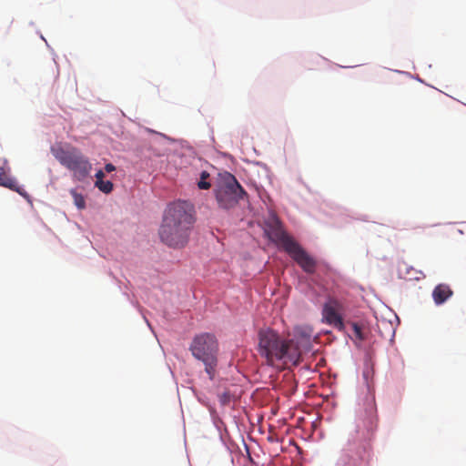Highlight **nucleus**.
I'll return each instance as SVG.
<instances>
[{
    "label": "nucleus",
    "instance_id": "obj_1",
    "mask_svg": "<svg viewBox=\"0 0 466 466\" xmlns=\"http://www.w3.org/2000/svg\"><path fill=\"white\" fill-rule=\"evenodd\" d=\"M195 223L194 208L187 201L170 203L165 210L159 237L170 248H181L188 242Z\"/></svg>",
    "mask_w": 466,
    "mask_h": 466
},
{
    "label": "nucleus",
    "instance_id": "obj_2",
    "mask_svg": "<svg viewBox=\"0 0 466 466\" xmlns=\"http://www.w3.org/2000/svg\"><path fill=\"white\" fill-rule=\"evenodd\" d=\"M258 353L270 366H275L278 362L297 365L301 350L297 339H285L273 329H268L258 333Z\"/></svg>",
    "mask_w": 466,
    "mask_h": 466
},
{
    "label": "nucleus",
    "instance_id": "obj_3",
    "mask_svg": "<svg viewBox=\"0 0 466 466\" xmlns=\"http://www.w3.org/2000/svg\"><path fill=\"white\" fill-rule=\"evenodd\" d=\"M218 350L216 336L208 332L196 335L189 345V351L198 361L203 364L210 380H213L217 375Z\"/></svg>",
    "mask_w": 466,
    "mask_h": 466
},
{
    "label": "nucleus",
    "instance_id": "obj_4",
    "mask_svg": "<svg viewBox=\"0 0 466 466\" xmlns=\"http://www.w3.org/2000/svg\"><path fill=\"white\" fill-rule=\"evenodd\" d=\"M57 161L73 172L77 180H83L91 170V164L80 151L75 147H51Z\"/></svg>",
    "mask_w": 466,
    "mask_h": 466
},
{
    "label": "nucleus",
    "instance_id": "obj_5",
    "mask_svg": "<svg viewBox=\"0 0 466 466\" xmlns=\"http://www.w3.org/2000/svg\"><path fill=\"white\" fill-rule=\"evenodd\" d=\"M244 194V189L232 175H229L215 190L218 207L227 210L235 208Z\"/></svg>",
    "mask_w": 466,
    "mask_h": 466
},
{
    "label": "nucleus",
    "instance_id": "obj_6",
    "mask_svg": "<svg viewBox=\"0 0 466 466\" xmlns=\"http://www.w3.org/2000/svg\"><path fill=\"white\" fill-rule=\"evenodd\" d=\"M342 309L343 305L341 301L335 298H329L324 304L322 309V316L325 321L339 331H343L345 329V324L340 314Z\"/></svg>",
    "mask_w": 466,
    "mask_h": 466
},
{
    "label": "nucleus",
    "instance_id": "obj_7",
    "mask_svg": "<svg viewBox=\"0 0 466 466\" xmlns=\"http://www.w3.org/2000/svg\"><path fill=\"white\" fill-rule=\"evenodd\" d=\"M266 233L271 241L281 247L286 252L297 242L283 229L281 222L276 218L268 224Z\"/></svg>",
    "mask_w": 466,
    "mask_h": 466
},
{
    "label": "nucleus",
    "instance_id": "obj_8",
    "mask_svg": "<svg viewBox=\"0 0 466 466\" xmlns=\"http://www.w3.org/2000/svg\"><path fill=\"white\" fill-rule=\"evenodd\" d=\"M287 253L290 258L308 274H313L316 271L317 261L307 251L296 242Z\"/></svg>",
    "mask_w": 466,
    "mask_h": 466
},
{
    "label": "nucleus",
    "instance_id": "obj_9",
    "mask_svg": "<svg viewBox=\"0 0 466 466\" xmlns=\"http://www.w3.org/2000/svg\"><path fill=\"white\" fill-rule=\"evenodd\" d=\"M453 294V291L447 284L437 285L432 291V299L436 305L443 304Z\"/></svg>",
    "mask_w": 466,
    "mask_h": 466
},
{
    "label": "nucleus",
    "instance_id": "obj_10",
    "mask_svg": "<svg viewBox=\"0 0 466 466\" xmlns=\"http://www.w3.org/2000/svg\"><path fill=\"white\" fill-rule=\"evenodd\" d=\"M0 185L7 187L9 189H12V190L19 193L20 195H24L23 192L21 191L20 187H18L16 180L12 177H7L3 172L0 173Z\"/></svg>",
    "mask_w": 466,
    "mask_h": 466
},
{
    "label": "nucleus",
    "instance_id": "obj_11",
    "mask_svg": "<svg viewBox=\"0 0 466 466\" xmlns=\"http://www.w3.org/2000/svg\"><path fill=\"white\" fill-rule=\"evenodd\" d=\"M70 194L74 199V204L78 209L86 208V198L81 193H78L76 189L73 188L70 190Z\"/></svg>",
    "mask_w": 466,
    "mask_h": 466
},
{
    "label": "nucleus",
    "instance_id": "obj_12",
    "mask_svg": "<svg viewBox=\"0 0 466 466\" xmlns=\"http://www.w3.org/2000/svg\"><path fill=\"white\" fill-rule=\"evenodd\" d=\"M210 175L208 171H202L200 173L199 180L198 181V187L199 189H208L211 187V183L208 181Z\"/></svg>",
    "mask_w": 466,
    "mask_h": 466
},
{
    "label": "nucleus",
    "instance_id": "obj_13",
    "mask_svg": "<svg viewBox=\"0 0 466 466\" xmlns=\"http://www.w3.org/2000/svg\"><path fill=\"white\" fill-rule=\"evenodd\" d=\"M96 187L104 193H110L113 190V183L109 180H96Z\"/></svg>",
    "mask_w": 466,
    "mask_h": 466
},
{
    "label": "nucleus",
    "instance_id": "obj_14",
    "mask_svg": "<svg viewBox=\"0 0 466 466\" xmlns=\"http://www.w3.org/2000/svg\"><path fill=\"white\" fill-rule=\"evenodd\" d=\"M367 413L369 415V420H370V423H372L373 420L377 419V409L374 399H372L371 401L370 402L367 408Z\"/></svg>",
    "mask_w": 466,
    "mask_h": 466
},
{
    "label": "nucleus",
    "instance_id": "obj_15",
    "mask_svg": "<svg viewBox=\"0 0 466 466\" xmlns=\"http://www.w3.org/2000/svg\"><path fill=\"white\" fill-rule=\"evenodd\" d=\"M351 325V328H352V331H353V334L354 336L360 339V340H362L364 339V336H363V333H362V329H361V326L359 325L358 323L356 322H352L350 323Z\"/></svg>",
    "mask_w": 466,
    "mask_h": 466
},
{
    "label": "nucleus",
    "instance_id": "obj_16",
    "mask_svg": "<svg viewBox=\"0 0 466 466\" xmlns=\"http://www.w3.org/2000/svg\"><path fill=\"white\" fill-rule=\"evenodd\" d=\"M154 135L156 137L155 142H157V143H160V144H167V143L172 142V140L169 137H166L163 134L155 133Z\"/></svg>",
    "mask_w": 466,
    "mask_h": 466
},
{
    "label": "nucleus",
    "instance_id": "obj_17",
    "mask_svg": "<svg viewBox=\"0 0 466 466\" xmlns=\"http://www.w3.org/2000/svg\"><path fill=\"white\" fill-rule=\"evenodd\" d=\"M116 167L113 164L108 163L105 166V170L108 173L114 171Z\"/></svg>",
    "mask_w": 466,
    "mask_h": 466
},
{
    "label": "nucleus",
    "instance_id": "obj_18",
    "mask_svg": "<svg viewBox=\"0 0 466 466\" xmlns=\"http://www.w3.org/2000/svg\"><path fill=\"white\" fill-rule=\"evenodd\" d=\"M105 177L104 172L102 170H98L96 173V180H103V177Z\"/></svg>",
    "mask_w": 466,
    "mask_h": 466
}]
</instances>
